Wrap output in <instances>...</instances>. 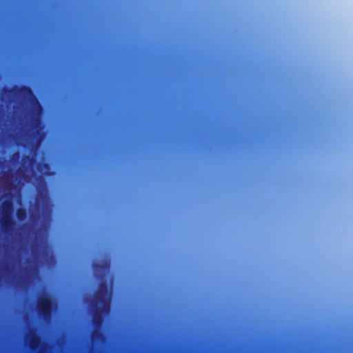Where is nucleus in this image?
Listing matches in <instances>:
<instances>
[{"instance_id":"nucleus-1","label":"nucleus","mask_w":353,"mask_h":353,"mask_svg":"<svg viewBox=\"0 0 353 353\" xmlns=\"http://www.w3.org/2000/svg\"><path fill=\"white\" fill-rule=\"evenodd\" d=\"M54 303L52 297L49 295L41 296L37 305V310L39 317L43 320H48L51 318L53 311Z\"/></svg>"},{"instance_id":"nucleus-2","label":"nucleus","mask_w":353,"mask_h":353,"mask_svg":"<svg viewBox=\"0 0 353 353\" xmlns=\"http://www.w3.org/2000/svg\"><path fill=\"white\" fill-rule=\"evenodd\" d=\"M3 92L10 94L12 92H18L21 96L25 100L30 101L32 103H34L37 108V110L39 112L41 110V106L38 102L37 99L34 95L33 92L30 87L28 85H21V86H17L15 85L12 88H4Z\"/></svg>"},{"instance_id":"nucleus-3","label":"nucleus","mask_w":353,"mask_h":353,"mask_svg":"<svg viewBox=\"0 0 353 353\" xmlns=\"http://www.w3.org/2000/svg\"><path fill=\"white\" fill-rule=\"evenodd\" d=\"M109 288L106 283H101L97 291L93 304L109 307Z\"/></svg>"},{"instance_id":"nucleus-4","label":"nucleus","mask_w":353,"mask_h":353,"mask_svg":"<svg viewBox=\"0 0 353 353\" xmlns=\"http://www.w3.org/2000/svg\"><path fill=\"white\" fill-rule=\"evenodd\" d=\"M92 323L96 328H100L103 325L104 313L109 310V307L93 304Z\"/></svg>"},{"instance_id":"nucleus-5","label":"nucleus","mask_w":353,"mask_h":353,"mask_svg":"<svg viewBox=\"0 0 353 353\" xmlns=\"http://www.w3.org/2000/svg\"><path fill=\"white\" fill-rule=\"evenodd\" d=\"M13 204L10 201H5L1 205V216L12 215Z\"/></svg>"},{"instance_id":"nucleus-6","label":"nucleus","mask_w":353,"mask_h":353,"mask_svg":"<svg viewBox=\"0 0 353 353\" xmlns=\"http://www.w3.org/2000/svg\"><path fill=\"white\" fill-rule=\"evenodd\" d=\"M1 230L6 232H10L15 225L14 221H0Z\"/></svg>"},{"instance_id":"nucleus-7","label":"nucleus","mask_w":353,"mask_h":353,"mask_svg":"<svg viewBox=\"0 0 353 353\" xmlns=\"http://www.w3.org/2000/svg\"><path fill=\"white\" fill-rule=\"evenodd\" d=\"M41 344L40 338L35 334H32L31 335V338L30 340V345L32 349L35 350L37 349Z\"/></svg>"},{"instance_id":"nucleus-8","label":"nucleus","mask_w":353,"mask_h":353,"mask_svg":"<svg viewBox=\"0 0 353 353\" xmlns=\"http://www.w3.org/2000/svg\"><path fill=\"white\" fill-rule=\"evenodd\" d=\"M16 215L19 221H23L27 219L28 213L25 208H19L16 211Z\"/></svg>"},{"instance_id":"nucleus-9","label":"nucleus","mask_w":353,"mask_h":353,"mask_svg":"<svg viewBox=\"0 0 353 353\" xmlns=\"http://www.w3.org/2000/svg\"><path fill=\"white\" fill-rule=\"evenodd\" d=\"M37 169L39 172H42V169H44L46 170V172H44V174L46 176H50L51 174L50 173V165L47 163H39L37 165Z\"/></svg>"},{"instance_id":"nucleus-10","label":"nucleus","mask_w":353,"mask_h":353,"mask_svg":"<svg viewBox=\"0 0 353 353\" xmlns=\"http://www.w3.org/2000/svg\"><path fill=\"white\" fill-rule=\"evenodd\" d=\"M33 128L37 129V130H40L41 129V126H40V121H39V119L38 117L34 119V123H33V125H32Z\"/></svg>"},{"instance_id":"nucleus-11","label":"nucleus","mask_w":353,"mask_h":353,"mask_svg":"<svg viewBox=\"0 0 353 353\" xmlns=\"http://www.w3.org/2000/svg\"><path fill=\"white\" fill-rule=\"evenodd\" d=\"M14 221L12 215H3L0 216V221Z\"/></svg>"},{"instance_id":"nucleus-12","label":"nucleus","mask_w":353,"mask_h":353,"mask_svg":"<svg viewBox=\"0 0 353 353\" xmlns=\"http://www.w3.org/2000/svg\"><path fill=\"white\" fill-rule=\"evenodd\" d=\"M16 157L17 159H19V154L18 152H16L14 155H13V157Z\"/></svg>"},{"instance_id":"nucleus-13","label":"nucleus","mask_w":353,"mask_h":353,"mask_svg":"<svg viewBox=\"0 0 353 353\" xmlns=\"http://www.w3.org/2000/svg\"><path fill=\"white\" fill-rule=\"evenodd\" d=\"M25 158L28 160H30V161H32V159H30V157L29 156H26Z\"/></svg>"},{"instance_id":"nucleus-14","label":"nucleus","mask_w":353,"mask_h":353,"mask_svg":"<svg viewBox=\"0 0 353 353\" xmlns=\"http://www.w3.org/2000/svg\"><path fill=\"white\" fill-rule=\"evenodd\" d=\"M98 266H99L98 265H96L94 268L97 269Z\"/></svg>"}]
</instances>
